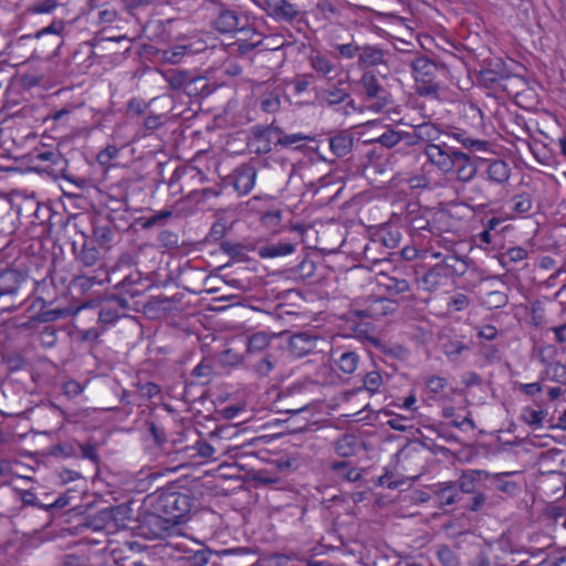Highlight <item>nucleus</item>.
<instances>
[{"label": "nucleus", "instance_id": "f257e3e1", "mask_svg": "<svg viewBox=\"0 0 566 566\" xmlns=\"http://www.w3.org/2000/svg\"><path fill=\"white\" fill-rule=\"evenodd\" d=\"M358 84L363 92L364 102L368 109L380 113L391 103V94L380 84L376 74L371 71H365Z\"/></svg>", "mask_w": 566, "mask_h": 566}, {"label": "nucleus", "instance_id": "f03ea898", "mask_svg": "<svg viewBox=\"0 0 566 566\" xmlns=\"http://www.w3.org/2000/svg\"><path fill=\"white\" fill-rule=\"evenodd\" d=\"M191 499L188 494L180 492H164L157 497L156 509L164 515V518L179 523L190 511Z\"/></svg>", "mask_w": 566, "mask_h": 566}, {"label": "nucleus", "instance_id": "7ed1b4c3", "mask_svg": "<svg viewBox=\"0 0 566 566\" xmlns=\"http://www.w3.org/2000/svg\"><path fill=\"white\" fill-rule=\"evenodd\" d=\"M423 154L428 163L443 174L452 171L457 165V159L463 158L461 150L449 146L446 142L426 144Z\"/></svg>", "mask_w": 566, "mask_h": 566}, {"label": "nucleus", "instance_id": "20e7f679", "mask_svg": "<svg viewBox=\"0 0 566 566\" xmlns=\"http://www.w3.org/2000/svg\"><path fill=\"white\" fill-rule=\"evenodd\" d=\"M388 51L380 44H363L357 59V66L360 70L369 71V69L386 65V56Z\"/></svg>", "mask_w": 566, "mask_h": 566}, {"label": "nucleus", "instance_id": "39448f33", "mask_svg": "<svg viewBox=\"0 0 566 566\" xmlns=\"http://www.w3.org/2000/svg\"><path fill=\"white\" fill-rule=\"evenodd\" d=\"M310 65L316 73L329 81L339 73L333 59L321 52H315L310 56Z\"/></svg>", "mask_w": 566, "mask_h": 566}, {"label": "nucleus", "instance_id": "423d86ee", "mask_svg": "<svg viewBox=\"0 0 566 566\" xmlns=\"http://www.w3.org/2000/svg\"><path fill=\"white\" fill-rule=\"evenodd\" d=\"M317 338L307 333H298L291 336L289 352L296 358H302L316 348Z\"/></svg>", "mask_w": 566, "mask_h": 566}, {"label": "nucleus", "instance_id": "0eeeda50", "mask_svg": "<svg viewBox=\"0 0 566 566\" xmlns=\"http://www.w3.org/2000/svg\"><path fill=\"white\" fill-rule=\"evenodd\" d=\"M24 281V275L17 270H7L1 272L0 297L17 294Z\"/></svg>", "mask_w": 566, "mask_h": 566}, {"label": "nucleus", "instance_id": "6e6552de", "mask_svg": "<svg viewBox=\"0 0 566 566\" xmlns=\"http://www.w3.org/2000/svg\"><path fill=\"white\" fill-rule=\"evenodd\" d=\"M128 306L129 304L127 300L115 296L101 307L98 319L104 324H113L120 316L119 310H127Z\"/></svg>", "mask_w": 566, "mask_h": 566}, {"label": "nucleus", "instance_id": "1a4fd4ad", "mask_svg": "<svg viewBox=\"0 0 566 566\" xmlns=\"http://www.w3.org/2000/svg\"><path fill=\"white\" fill-rule=\"evenodd\" d=\"M164 78L172 90L178 91L185 88L188 94H191V84L205 82L203 77H191L188 71H168L164 73Z\"/></svg>", "mask_w": 566, "mask_h": 566}, {"label": "nucleus", "instance_id": "9d476101", "mask_svg": "<svg viewBox=\"0 0 566 566\" xmlns=\"http://www.w3.org/2000/svg\"><path fill=\"white\" fill-rule=\"evenodd\" d=\"M447 136L460 143L469 151L486 153L489 151L490 144L486 140L478 139L470 136L467 132L461 129H452L446 133Z\"/></svg>", "mask_w": 566, "mask_h": 566}, {"label": "nucleus", "instance_id": "9b49d317", "mask_svg": "<svg viewBox=\"0 0 566 566\" xmlns=\"http://www.w3.org/2000/svg\"><path fill=\"white\" fill-rule=\"evenodd\" d=\"M411 69L417 83L434 80L438 65L426 56H418L411 62Z\"/></svg>", "mask_w": 566, "mask_h": 566}, {"label": "nucleus", "instance_id": "f8f14e48", "mask_svg": "<svg viewBox=\"0 0 566 566\" xmlns=\"http://www.w3.org/2000/svg\"><path fill=\"white\" fill-rule=\"evenodd\" d=\"M284 91L281 86H264L260 95V106L265 113H275L281 107Z\"/></svg>", "mask_w": 566, "mask_h": 566}, {"label": "nucleus", "instance_id": "ddd939ff", "mask_svg": "<svg viewBox=\"0 0 566 566\" xmlns=\"http://www.w3.org/2000/svg\"><path fill=\"white\" fill-rule=\"evenodd\" d=\"M256 179V170L252 166L241 167L235 171L233 186L235 190L241 195L249 193Z\"/></svg>", "mask_w": 566, "mask_h": 566}, {"label": "nucleus", "instance_id": "4468645a", "mask_svg": "<svg viewBox=\"0 0 566 566\" xmlns=\"http://www.w3.org/2000/svg\"><path fill=\"white\" fill-rule=\"evenodd\" d=\"M486 172L490 181L497 185H504L509 181L511 177V168L506 161L494 159L489 160Z\"/></svg>", "mask_w": 566, "mask_h": 566}, {"label": "nucleus", "instance_id": "2eb2a0df", "mask_svg": "<svg viewBox=\"0 0 566 566\" xmlns=\"http://www.w3.org/2000/svg\"><path fill=\"white\" fill-rule=\"evenodd\" d=\"M295 251V244L291 242H276L260 247L258 254L262 259H273L292 254Z\"/></svg>", "mask_w": 566, "mask_h": 566}, {"label": "nucleus", "instance_id": "dca6fc26", "mask_svg": "<svg viewBox=\"0 0 566 566\" xmlns=\"http://www.w3.org/2000/svg\"><path fill=\"white\" fill-rule=\"evenodd\" d=\"M348 97L349 93L345 88L335 85L323 90L318 95L319 103L328 107L339 105Z\"/></svg>", "mask_w": 566, "mask_h": 566}, {"label": "nucleus", "instance_id": "f3484780", "mask_svg": "<svg viewBox=\"0 0 566 566\" xmlns=\"http://www.w3.org/2000/svg\"><path fill=\"white\" fill-rule=\"evenodd\" d=\"M214 27L222 33H230L238 30L239 17L237 12L229 9H222L214 20Z\"/></svg>", "mask_w": 566, "mask_h": 566}, {"label": "nucleus", "instance_id": "a211bd4d", "mask_svg": "<svg viewBox=\"0 0 566 566\" xmlns=\"http://www.w3.org/2000/svg\"><path fill=\"white\" fill-rule=\"evenodd\" d=\"M334 364L345 375L355 373L359 365V356L353 350H345L334 358Z\"/></svg>", "mask_w": 566, "mask_h": 566}, {"label": "nucleus", "instance_id": "6ab92c4d", "mask_svg": "<svg viewBox=\"0 0 566 566\" xmlns=\"http://www.w3.org/2000/svg\"><path fill=\"white\" fill-rule=\"evenodd\" d=\"M436 500L440 506L452 505L459 500V491L454 482H444L438 485Z\"/></svg>", "mask_w": 566, "mask_h": 566}, {"label": "nucleus", "instance_id": "aec40b11", "mask_svg": "<svg viewBox=\"0 0 566 566\" xmlns=\"http://www.w3.org/2000/svg\"><path fill=\"white\" fill-rule=\"evenodd\" d=\"M182 452H185L189 459L193 460H216L214 448L206 441H197L195 444L184 448Z\"/></svg>", "mask_w": 566, "mask_h": 566}, {"label": "nucleus", "instance_id": "412c9836", "mask_svg": "<svg viewBox=\"0 0 566 566\" xmlns=\"http://www.w3.org/2000/svg\"><path fill=\"white\" fill-rule=\"evenodd\" d=\"M462 156L463 158L457 159V165L454 169L457 172V178L460 181L469 182L475 177L478 168L472 161L470 155L462 151Z\"/></svg>", "mask_w": 566, "mask_h": 566}, {"label": "nucleus", "instance_id": "4be33fe9", "mask_svg": "<svg viewBox=\"0 0 566 566\" xmlns=\"http://www.w3.org/2000/svg\"><path fill=\"white\" fill-rule=\"evenodd\" d=\"M329 148L337 157H344L352 151L353 138L346 133L337 134L329 138Z\"/></svg>", "mask_w": 566, "mask_h": 566}, {"label": "nucleus", "instance_id": "5701e85b", "mask_svg": "<svg viewBox=\"0 0 566 566\" xmlns=\"http://www.w3.org/2000/svg\"><path fill=\"white\" fill-rule=\"evenodd\" d=\"M269 10L277 17L292 20L297 14V10L286 0H264Z\"/></svg>", "mask_w": 566, "mask_h": 566}, {"label": "nucleus", "instance_id": "b1692460", "mask_svg": "<svg viewBox=\"0 0 566 566\" xmlns=\"http://www.w3.org/2000/svg\"><path fill=\"white\" fill-rule=\"evenodd\" d=\"M442 132L440 128L431 123H423L415 126V135L418 139L426 142V144H438Z\"/></svg>", "mask_w": 566, "mask_h": 566}, {"label": "nucleus", "instance_id": "393cba45", "mask_svg": "<svg viewBox=\"0 0 566 566\" xmlns=\"http://www.w3.org/2000/svg\"><path fill=\"white\" fill-rule=\"evenodd\" d=\"M77 260L84 266H94L99 260V251L92 241H84L77 254Z\"/></svg>", "mask_w": 566, "mask_h": 566}, {"label": "nucleus", "instance_id": "a878e982", "mask_svg": "<svg viewBox=\"0 0 566 566\" xmlns=\"http://www.w3.org/2000/svg\"><path fill=\"white\" fill-rule=\"evenodd\" d=\"M533 200L531 195L521 193L512 198V211L514 214L509 216L507 219L512 220L516 216H523L532 210Z\"/></svg>", "mask_w": 566, "mask_h": 566}, {"label": "nucleus", "instance_id": "bb28decb", "mask_svg": "<svg viewBox=\"0 0 566 566\" xmlns=\"http://www.w3.org/2000/svg\"><path fill=\"white\" fill-rule=\"evenodd\" d=\"M311 140H313V138L303 133L282 134L277 138L276 145L285 148L298 149L303 143Z\"/></svg>", "mask_w": 566, "mask_h": 566}, {"label": "nucleus", "instance_id": "cd10ccee", "mask_svg": "<svg viewBox=\"0 0 566 566\" xmlns=\"http://www.w3.org/2000/svg\"><path fill=\"white\" fill-rule=\"evenodd\" d=\"M332 470L350 482H355L361 478V473L357 468L350 467L347 461L333 462L331 465Z\"/></svg>", "mask_w": 566, "mask_h": 566}, {"label": "nucleus", "instance_id": "c85d7f7f", "mask_svg": "<svg viewBox=\"0 0 566 566\" xmlns=\"http://www.w3.org/2000/svg\"><path fill=\"white\" fill-rule=\"evenodd\" d=\"M384 132L367 140V143H379L380 145L391 148L396 146L402 138L399 132L384 127Z\"/></svg>", "mask_w": 566, "mask_h": 566}, {"label": "nucleus", "instance_id": "c756f323", "mask_svg": "<svg viewBox=\"0 0 566 566\" xmlns=\"http://www.w3.org/2000/svg\"><path fill=\"white\" fill-rule=\"evenodd\" d=\"M544 374L552 381L566 384V366L559 361L546 364Z\"/></svg>", "mask_w": 566, "mask_h": 566}, {"label": "nucleus", "instance_id": "7c9ffc66", "mask_svg": "<svg viewBox=\"0 0 566 566\" xmlns=\"http://www.w3.org/2000/svg\"><path fill=\"white\" fill-rule=\"evenodd\" d=\"M335 451L343 458L353 455L356 451V438L352 434H344L335 442Z\"/></svg>", "mask_w": 566, "mask_h": 566}, {"label": "nucleus", "instance_id": "2f4dec72", "mask_svg": "<svg viewBox=\"0 0 566 566\" xmlns=\"http://www.w3.org/2000/svg\"><path fill=\"white\" fill-rule=\"evenodd\" d=\"M547 416V411L539 409L534 410L532 408H524L521 415L522 420L528 426L537 429L543 427V421Z\"/></svg>", "mask_w": 566, "mask_h": 566}, {"label": "nucleus", "instance_id": "473e14b6", "mask_svg": "<svg viewBox=\"0 0 566 566\" xmlns=\"http://www.w3.org/2000/svg\"><path fill=\"white\" fill-rule=\"evenodd\" d=\"M416 92L420 96L438 99L440 97V85L434 80L417 82Z\"/></svg>", "mask_w": 566, "mask_h": 566}, {"label": "nucleus", "instance_id": "72a5a7b5", "mask_svg": "<svg viewBox=\"0 0 566 566\" xmlns=\"http://www.w3.org/2000/svg\"><path fill=\"white\" fill-rule=\"evenodd\" d=\"M315 270V263L312 260L304 259L296 266L291 269V274L295 279L306 280L314 275Z\"/></svg>", "mask_w": 566, "mask_h": 566}, {"label": "nucleus", "instance_id": "f704fd0d", "mask_svg": "<svg viewBox=\"0 0 566 566\" xmlns=\"http://www.w3.org/2000/svg\"><path fill=\"white\" fill-rule=\"evenodd\" d=\"M478 475H479V472H475V471H469V472H463L462 475L460 476V479L458 480V482L455 484H458V489L462 492V493H474L475 491V483L478 481Z\"/></svg>", "mask_w": 566, "mask_h": 566}, {"label": "nucleus", "instance_id": "c9c22d12", "mask_svg": "<svg viewBox=\"0 0 566 566\" xmlns=\"http://www.w3.org/2000/svg\"><path fill=\"white\" fill-rule=\"evenodd\" d=\"M188 52H189L188 45H176L168 50H165L163 53V59L167 63L178 64L188 54Z\"/></svg>", "mask_w": 566, "mask_h": 566}, {"label": "nucleus", "instance_id": "e433bc0d", "mask_svg": "<svg viewBox=\"0 0 566 566\" xmlns=\"http://www.w3.org/2000/svg\"><path fill=\"white\" fill-rule=\"evenodd\" d=\"M382 377L379 371L373 370L364 377V387L370 394L378 392L382 386Z\"/></svg>", "mask_w": 566, "mask_h": 566}, {"label": "nucleus", "instance_id": "4c0bfd02", "mask_svg": "<svg viewBox=\"0 0 566 566\" xmlns=\"http://www.w3.org/2000/svg\"><path fill=\"white\" fill-rule=\"evenodd\" d=\"M270 344V338L264 333H256L252 335L248 340V350L250 353L261 352L266 348Z\"/></svg>", "mask_w": 566, "mask_h": 566}, {"label": "nucleus", "instance_id": "58836bf2", "mask_svg": "<svg viewBox=\"0 0 566 566\" xmlns=\"http://www.w3.org/2000/svg\"><path fill=\"white\" fill-rule=\"evenodd\" d=\"M388 301L385 298H377L371 306L366 311H359L357 314L361 317H375L386 314Z\"/></svg>", "mask_w": 566, "mask_h": 566}, {"label": "nucleus", "instance_id": "ea45409f", "mask_svg": "<svg viewBox=\"0 0 566 566\" xmlns=\"http://www.w3.org/2000/svg\"><path fill=\"white\" fill-rule=\"evenodd\" d=\"M361 45L357 44L356 42H349L344 44H336L335 50L338 52V54L343 59H354L355 56L358 57V54L360 53Z\"/></svg>", "mask_w": 566, "mask_h": 566}, {"label": "nucleus", "instance_id": "a19ab883", "mask_svg": "<svg viewBox=\"0 0 566 566\" xmlns=\"http://www.w3.org/2000/svg\"><path fill=\"white\" fill-rule=\"evenodd\" d=\"M437 555L443 566H459L457 555L448 546H439Z\"/></svg>", "mask_w": 566, "mask_h": 566}, {"label": "nucleus", "instance_id": "79ce46f5", "mask_svg": "<svg viewBox=\"0 0 566 566\" xmlns=\"http://www.w3.org/2000/svg\"><path fill=\"white\" fill-rule=\"evenodd\" d=\"M159 243L166 249H176L179 247V235L171 230H164L158 235Z\"/></svg>", "mask_w": 566, "mask_h": 566}, {"label": "nucleus", "instance_id": "37998d69", "mask_svg": "<svg viewBox=\"0 0 566 566\" xmlns=\"http://www.w3.org/2000/svg\"><path fill=\"white\" fill-rule=\"evenodd\" d=\"M427 390L433 395H441L446 390L447 380L439 376H430L426 381Z\"/></svg>", "mask_w": 566, "mask_h": 566}, {"label": "nucleus", "instance_id": "c03bdc74", "mask_svg": "<svg viewBox=\"0 0 566 566\" xmlns=\"http://www.w3.org/2000/svg\"><path fill=\"white\" fill-rule=\"evenodd\" d=\"M96 18L101 24H109L117 19V11L113 6L102 7L97 10Z\"/></svg>", "mask_w": 566, "mask_h": 566}, {"label": "nucleus", "instance_id": "a18cd8bd", "mask_svg": "<svg viewBox=\"0 0 566 566\" xmlns=\"http://www.w3.org/2000/svg\"><path fill=\"white\" fill-rule=\"evenodd\" d=\"M510 474H512V472L499 473V474L494 475L496 489L499 491L507 493V494L514 493L517 489L516 483L503 480V476L510 475Z\"/></svg>", "mask_w": 566, "mask_h": 566}, {"label": "nucleus", "instance_id": "49530a36", "mask_svg": "<svg viewBox=\"0 0 566 566\" xmlns=\"http://www.w3.org/2000/svg\"><path fill=\"white\" fill-rule=\"evenodd\" d=\"M449 308L454 312H460L465 310L470 305V300L465 294L458 293L450 297Z\"/></svg>", "mask_w": 566, "mask_h": 566}, {"label": "nucleus", "instance_id": "de8ad7c7", "mask_svg": "<svg viewBox=\"0 0 566 566\" xmlns=\"http://www.w3.org/2000/svg\"><path fill=\"white\" fill-rule=\"evenodd\" d=\"M117 155L118 148L109 145L98 153L97 161L103 166H107Z\"/></svg>", "mask_w": 566, "mask_h": 566}, {"label": "nucleus", "instance_id": "09e8293b", "mask_svg": "<svg viewBox=\"0 0 566 566\" xmlns=\"http://www.w3.org/2000/svg\"><path fill=\"white\" fill-rule=\"evenodd\" d=\"M468 347L461 342H449L444 345V353L450 359H455Z\"/></svg>", "mask_w": 566, "mask_h": 566}, {"label": "nucleus", "instance_id": "8fccbe9b", "mask_svg": "<svg viewBox=\"0 0 566 566\" xmlns=\"http://www.w3.org/2000/svg\"><path fill=\"white\" fill-rule=\"evenodd\" d=\"M274 368V360L271 356H265L255 364L254 370L259 376H266Z\"/></svg>", "mask_w": 566, "mask_h": 566}, {"label": "nucleus", "instance_id": "3c124183", "mask_svg": "<svg viewBox=\"0 0 566 566\" xmlns=\"http://www.w3.org/2000/svg\"><path fill=\"white\" fill-rule=\"evenodd\" d=\"M388 290L396 293V294H402L409 291V283L405 279H396L391 277L389 280V283L387 285Z\"/></svg>", "mask_w": 566, "mask_h": 566}, {"label": "nucleus", "instance_id": "603ef678", "mask_svg": "<svg viewBox=\"0 0 566 566\" xmlns=\"http://www.w3.org/2000/svg\"><path fill=\"white\" fill-rule=\"evenodd\" d=\"M57 3L55 0H42L36 2L31 11L34 13H50L56 8Z\"/></svg>", "mask_w": 566, "mask_h": 566}, {"label": "nucleus", "instance_id": "864d4df0", "mask_svg": "<svg viewBox=\"0 0 566 566\" xmlns=\"http://www.w3.org/2000/svg\"><path fill=\"white\" fill-rule=\"evenodd\" d=\"M83 386L75 380L66 381L63 386L64 394L70 398L78 396L80 394L83 392Z\"/></svg>", "mask_w": 566, "mask_h": 566}, {"label": "nucleus", "instance_id": "5fc2aeb1", "mask_svg": "<svg viewBox=\"0 0 566 566\" xmlns=\"http://www.w3.org/2000/svg\"><path fill=\"white\" fill-rule=\"evenodd\" d=\"M64 24L62 21H54L50 25L41 29L36 32V38H41L45 34H60L63 31Z\"/></svg>", "mask_w": 566, "mask_h": 566}, {"label": "nucleus", "instance_id": "6e6d98bb", "mask_svg": "<svg viewBox=\"0 0 566 566\" xmlns=\"http://www.w3.org/2000/svg\"><path fill=\"white\" fill-rule=\"evenodd\" d=\"M211 553L209 551H197L191 556V566H207L210 559Z\"/></svg>", "mask_w": 566, "mask_h": 566}, {"label": "nucleus", "instance_id": "4d7b16f0", "mask_svg": "<svg viewBox=\"0 0 566 566\" xmlns=\"http://www.w3.org/2000/svg\"><path fill=\"white\" fill-rule=\"evenodd\" d=\"M172 214V212L170 210H163V211H159L155 214H153L151 217H149L145 223H144V228H151L154 227L155 224H157L159 221L164 220V219H168L170 218Z\"/></svg>", "mask_w": 566, "mask_h": 566}, {"label": "nucleus", "instance_id": "13d9d810", "mask_svg": "<svg viewBox=\"0 0 566 566\" xmlns=\"http://www.w3.org/2000/svg\"><path fill=\"white\" fill-rule=\"evenodd\" d=\"M139 392L143 397L151 399L159 395L160 388L155 382H146L140 387Z\"/></svg>", "mask_w": 566, "mask_h": 566}, {"label": "nucleus", "instance_id": "bf43d9fd", "mask_svg": "<svg viewBox=\"0 0 566 566\" xmlns=\"http://www.w3.org/2000/svg\"><path fill=\"white\" fill-rule=\"evenodd\" d=\"M407 420L406 417L397 416L388 421V426L396 431L405 432L410 428V426L406 423Z\"/></svg>", "mask_w": 566, "mask_h": 566}, {"label": "nucleus", "instance_id": "052dcab7", "mask_svg": "<svg viewBox=\"0 0 566 566\" xmlns=\"http://www.w3.org/2000/svg\"><path fill=\"white\" fill-rule=\"evenodd\" d=\"M526 256H527V251L520 247L509 249L506 252V258L510 261L515 262V263L524 260Z\"/></svg>", "mask_w": 566, "mask_h": 566}, {"label": "nucleus", "instance_id": "680f3d73", "mask_svg": "<svg viewBox=\"0 0 566 566\" xmlns=\"http://www.w3.org/2000/svg\"><path fill=\"white\" fill-rule=\"evenodd\" d=\"M401 234L398 230L396 231H388L386 235L384 237V243L388 248H395L400 242Z\"/></svg>", "mask_w": 566, "mask_h": 566}, {"label": "nucleus", "instance_id": "e2e57ef3", "mask_svg": "<svg viewBox=\"0 0 566 566\" xmlns=\"http://www.w3.org/2000/svg\"><path fill=\"white\" fill-rule=\"evenodd\" d=\"M163 124L160 115H149L144 119V126L147 130H155Z\"/></svg>", "mask_w": 566, "mask_h": 566}, {"label": "nucleus", "instance_id": "0e129e2a", "mask_svg": "<svg viewBox=\"0 0 566 566\" xmlns=\"http://www.w3.org/2000/svg\"><path fill=\"white\" fill-rule=\"evenodd\" d=\"M491 305H493L494 307H501L503 305H505L506 303V296L504 293L502 292H491L489 294V301H488Z\"/></svg>", "mask_w": 566, "mask_h": 566}, {"label": "nucleus", "instance_id": "69168bd1", "mask_svg": "<svg viewBox=\"0 0 566 566\" xmlns=\"http://www.w3.org/2000/svg\"><path fill=\"white\" fill-rule=\"evenodd\" d=\"M520 388L525 395L531 397L542 391V386L539 382L521 384Z\"/></svg>", "mask_w": 566, "mask_h": 566}, {"label": "nucleus", "instance_id": "338daca9", "mask_svg": "<svg viewBox=\"0 0 566 566\" xmlns=\"http://www.w3.org/2000/svg\"><path fill=\"white\" fill-rule=\"evenodd\" d=\"M149 431L158 444H163L166 441V434L163 428L153 423Z\"/></svg>", "mask_w": 566, "mask_h": 566}, {"label": "nucleus", "instance_id": "774afa93", "mask_svg": "<svg viewBox=\"0 0 566 566\" xmlns=\"http://www.w3.org/2000/svg\"><path fill=\"white\" fill-rule=\"evenodd\" d=\"M485 495L483 493H474V496L472 499V504L470 505V511L476 512L479 511L485 503Z\"/></svg>", "mask_w": 566, "mask_h": 566}]
</instances>
